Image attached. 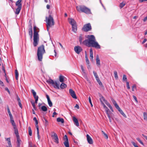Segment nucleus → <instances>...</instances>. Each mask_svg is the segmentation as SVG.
Returning <instances> with one entry per match:
<instances>
[{"mask_svg":"<svg viewBox=\"0 0 147 147\" xmlns=\"http://www.w3.org/2000/svg\"><path fill=\"white\" fill-rule=\"evenodd\" d=\"M87 39L82 42V44L88 47H92L96 49H100V46L96 41V38L93 35H88Z\"/></svg>","mask_w":147,"mask_h":147,"instance_id":"1","label":"nucleus"},{"mask_svg":"<svg viewBox=\"0 0 147 147\" xmlns=\"http://www.w3.org/2000/svg\"><path fill=\"white\" fill-rule=\"evenodd\" d=\"M39 31V29L36 26L34 27L33 33V45L34 47L36 46L38 44L39 41V36L38 32Z\"/></svg>","mask_w":147,"mask_h":147,"instance_id":"2","label":"nucleus"},{"mask_svg":"<svg viewBox=\"0 0 147 147\" xmlns=\"http://www.w3.org/2000/svg\"><path fill=\"white\" fill-rule=\"evenodd\" d=\"M45 53V46L43 45H42L39 46L37 51V56L39 61H42L43 55Z\"/></svg>","mask_w":147,"mask_h":147,"instance_id":"3","label":"nucleus"},{"mask_svg":"<svg viewBox=\"0 0 147 147\" xmlns=\"http://www.w3.org/2000/svg\"><path fill=\"white\" fill-rule=\"evenodd\" d=\"M46 22L47 23V27L48 31L50 28L52 27L55 24V22L53 17L49 15L48 17L46 18Z\"/></svg>","mask_w":147,"mask_h":147,"instance_id":"4","label":"nucleus"},{"mask_svg":"<svg viewBox=\"0 0 147 147\" xmlns=\"http://www.w3.org/2000/svg\"><path fill=\"white\" fill-rule=\"evenodd\" d=\"M77 10L79 12H82L86 14L91 13L90 9L84 5H78L76 7Z\"/></svg>","mask_w":147,"mask_h":147,"instance_id":"5","label":"nucleus"},{"mask_svg":"<svg viewBox=\"0 0 147 147\" xmlns=\"http://www.w3.org/2000/svg\"><path fill=\"white\" fill-rule=\"evenodd\" d=\"M22 0H18L16 3V5L17 6L16 9L15 13L16 15H18L21 9L22 8V3H21Z\"/></svg>","mask_w":147,"mask_h":147,"instance_id":"6","label":"nucleus"},{"mask_svg":"<svg viewBox=\"0 0 147 147\" xmlns=\"http://www.w3.org/2000/svg\"><path fill=\"white\" fill-rule=\"evenodd\" d=\"M69 22L70 24L72 26V30L76 33L77 30V27L76 21L73 19L69 18Z\"/></svg>","mask_w":147,"mask_h":147,"instance_id":"7","label":"nucleus"},{"mask_svg":"<svg viewBox=\"0 0 147 147\" xmlns=\"http://www.w3.org/2000/svg\"><path fill=\"white\" fill-rule=\"evenodd\" d=\"M47 83L49 84H51L56 89H59V84L56 81L54 82L51 79H49L46 81Z\"/></svg>","mask_w":147,"mask_h":147,"instance_id":"8","label":"nucleus"},{"mask_svg":"<svg viewBox=\"0 0 147 147\" xmlns=\"http://www.w3.org/2000/svg\"><path fill=\"white\" fill-rule=\"evenodd\" d=\"M91 29V26L90 23L84 25L82 28V30L85 32L90 31Z\"/></svg>","mask_w":147,"mask_h":147,"instance_id":"9","label":"nucleus"},{"mask_svg":"<svg viewBox=\"0 0 147 147\" xmlns=\"http://www.w3.org/2000/svg\"><path fill=\"white\" fill-rule=\"evenodd\" d=\"M82 48L79 46H76L74 47V51L78 54H79L82 51Z\"/></svg>","mask_w":147,"mask_h":147,"instance_id":"10","label":"nucleus"},{"mask_svg":"<svg viewBox=\"0 0 147 147\" xmlns=\"http://www.w3.org/2000/svg\"><path fill=\"white\" fill-rule=\"evenodd\" d=\"M69 93L71 96L74 98L76 99L77 97L75 94V92L72 89L69 90Z\"/></svg>","mask_w":147,"mask_h":147,"instance_id":"11","label":"nucleus"},{"mask_svg":"<svg viewBox=\"0 0 147 147\" xmlns=\"http://www.w3.org/2000/svg\"><path fill=\"white\" fill-rule=\"evenodd\" d=\"M52 137L54 140V142H56L57 144L59 143V139L57 135L55 133H54V134L52 135Z\"/></svg>","mask_w":147,"mask_h":147,"instance_id":"12","label":"nucleus"},{"mask_svg":"<svg viewBox=\"0 0 147 147\" xmlns=\"http://www.w3.org/2000/svg\"><path fill=\"white\" fill-rule=\"evenodd\" d=\"M86 137L88 143L90 144H92L93 143L92 140L88 134H87Z\"/></svg>","mask_w":147,"mask_h":147,"instance_id":"13","label":"nucleus"},{"mask_svg":"<svg viewBox=\"0 0 147 147\" xmlns=\"http://www.w3.org/2000/svg\"><path fill=\"white\" fill-rule=\"evenodd\" d=\"M73 121L74 123V124L77 126H79V123L78 120L74 116L73 117Z\"/></svg>","mask_w":147,"mask_h":147,"instance_id":"14","label":"nucleus"},{"mask_svg":"<svg viewBox=\"0 0 147 147\" xmlns=\"http://www.w3.org/2000/svg\"><path fill=\"white\" fill-rule=\"evenodd\" d=\"M96 64L99 67L100 66V60L98 55H97L96 57Z\"/></svg>","mask_w":147,"mask_h":147,"instance_id":"15","label":"nucleus"},{"mask_svg":"<svg viewBox=\"0 0 147 147\" xmlns=\"http://www.w3.org/2000/svg\"><path fill=\"white\" fill-rule=\"evenodd\" d=\"M10 122L11 123L12 125L13 126V128H15V127H16V125L15 123L14 122L13 117H10Z\"/></svg>","mask_w":147,"mask_h":147,"instance_id":"16","label":"nucleus"},{"mask_svg":"<svg viewBox=\"0 0 147 147\" xmlns=\"http://www.w3.org/2000/svg\"><path fill=\"white\" fill-rule=\"evenodd\" d=\"M5 139L7 141V143L8 145V146H7V147H12L10 141V138H5Z\"/></svg>","mask_w":147,"mask_h":147,"instance_id":"17","label":"nucleus"},{"mask_svg":"<svg viewBox=\"0 0 147 147\" xmlns=\"http://www.w3.org/2000/svg\"><path fill=\"white\" fill-rule=\"evenodd\" d=\"M29 34L30 36V38H32V30L31 24H30V28L29 29Z\"/></svg>","mask_w":147,"mask_h":147,"instance_id":"18","label":"nucleus"},{"mask_svg":"<svg viewBox=\"0 0 147 147\" xmlns=\"http://www.w3.org/2000/svg\"><path fill=\"white\" fill-rule=\"evenodd\" d=\"M42 120L43 122L45 123V126H48L49 125V122L45 118L43 117L42 119Z\"/></svg>","mask_w":147,"mask_h":147,"instance_id":"19","label":"nucleus"},{"mask_svg":"<svg viewBox=\"0 0 147 147\" xmlns=\"http://www.w3.org/2000/svg\"><path fill=\"white\" fill-rule=\"evenodd\" d=\"M111 100L113 104L116 107V108L118 107H119V105H118V104H117L115 100L113 98H111Z\"/></svg>","mask_w":147,"mask_h":147,"instance_id":"20","label":"nucleus"},{"mask_svg":"<svg viewBox=\"0 0 147 147\" xmlns=\"http://www.w3.org/2000/svg\"><path fill=\"white\" fill-rule=\"evenodd\" d=\"M118 111H119L120 113L123 115V116L125 117V115L123 111L121 110V108L119 107H118L117 108H116Z\"/></svg>","mask_w":147,"mask_h":147,"instance_id":"21","label":"nucleus"},{"mask_svg":"<svg viewBox=\"0 0 147 147\" xmlns=\"http://www.w3.org/2000/svg\"><path fill=\"white\" fill-rule=\"evenodd\" d=\"M13 129L14 130V133L16 135V137L19 136L18 130L17 128V127H15V128H13Z\"/></svg>","mask_w":147,"mask_h":147,"instance_id":"22","label":"nucleus"},{"mask_svg":"<svg viewBox=\"0 0 147 147\" xmlns=\"http://www.w3.org/2000/svg\"><path fill=\"white\" fill-rule=\"evenodd\" d=\"M17 98L18 102L20 108H22V105L21 103V101L19 97L18 96L17 97Z\"/></svg>","mask_w":147,"mask_h":147,"instance_id":"23","label":"nucleus"},{"mask_svg":"<svg viewBox=\"0 0 147 147\" xmlns=\"http://www.w3.org/2000/svg\"><path fill=\"white\" fill-rule=\"evenodd\" d=\"M33 120L35 122V126L36 128H38V121L37 120L36 118V117H34L33 118Z\"/></svg>","mask_w":147,"mask_h":147,"instance_id":"24","label":"nucleus"},{"mask_svg":"<svg viewBox=\"0 0 147 147\" xmlns=\"http://www.w3.org/2000/svg\"><path fill=\"white\" fill-rule=\"evenodd\" d=\"M90 56L91 57V59L92 60L93 59V53L92 49H90Z\"/></svg>","mask_w":147,"mask_h":147,"instance_id":"25","label":"nucleus"},{"mask_svg":"<svg viewBox=\"0 0 147 147\" xmlns=\"http://www.w3.org/2000/svg\"><path fill=\"white\" fill-rule=\"evenodd\" d=\"M57 121L58 122H61L62 123L64 122V120L63 119L60 118H58L57 119Z\"/></svg>","mask_w":147,"mask_h":147,"instance_id":"26","label":"nucleus"},{"mask_svg":"<svg viewBox=\"0 0 147 147\" xmlns=\"http://www.w3.org/2000/svg\"><path fill=\"white\" fill-rule=\"evenodd\" d=\"M83 39L84 37H83V35L82 34H80L79 37V41L81 43H82V40Z\"/></svg>","mask_w":147,"mask_h":147,"instance_id":"27","label":"nucleus"},{"mask_svg":"<svg viewBox=\"0 0 147 147\" xmlns=\"http://www.w3.org/2000/svg\"><path fill=\"white\" fill-rule=\"evenodd\" d=\"M64 77L63 76H60L59 77V81L61 82H63L64 81Z\"/></svg>","mask_w":147,"mask_h":147,"instance_id":"28","label":"nucleus"},{"mask_svg":"<svg viewBox=\"0 0 147 147\" xmlns=\"http://www.w3.org/2000/svg\"><path fill=\"white\" fill-rule=\"evenodd\" d=\"M67 87V85L64 83H62L60 85V88L61 89H63Z\"/></svg>","mask_w":147,"mask_h":147,"instance_id":"29","label":"nucleus"},{"mask_svg":"<svg viewBox=\"0 0 147 147\" xmlns=\"http://www.w3.org/2000/svg\"><path fill=\"white\" fill-rule=\"evenodd\" d=\"M15 76L16 80H18V70L17 69L15 70Z\"/></svg>","mask_w":147,"mask_h":147,"instance_id":"30","label":"nucleus"},{"mask_svg":"<svg viewBox=\"0 0 147 147\" xmlns=\"http://www.w3.org/2000/svg\"><path fill=\"white\" fill-rule=\"evenodd\" d=\"M41 109L44 111H46L47 110V108L45 106H42L41 107Z\"/></svg>","mask_w":147,"mask_h":147,"instance_id":"31","label":"nucleus"},{"mask_svg":"<svg viewBox=\"0 0 147 147\" xmlns=\"http://www.w3.org/2000/svg\"><path fill=\"white\" fill-rule=\"evenodd\" d=\"M63 144H64L65 146V147H69L68 141H65L63 142Z\"/></svg>","mask_w":147,"mask_h":147,"instance_id":"32","label":"nucleus"},{"mask_svg":"<svg viewBox=\"0 0 147 147\" xmlns=\"http://www.w3.org/2000/svg\"><path fill=\"white\" fill-rule=\"evenodd\" d=\"M29 134L30 136L32 135V131L31 127H29L28 128Z\"/></svg>","mask_w":147,"mask_h":147,"instance_id":"33","label":"nucleus"},{"mask_svg":"<svg viewBox=\"0 0 147 147\" xmlns=\"http://www.w3.org/2000/svg\"><path fill=\"white\" fill-rule=\"evenodd\" d=\"M114 73L115 79H117L118 78V76L117 72L116 71H114Z\"/></svg>","mask_w":147,"mask_h":147,"instance_id":"34","label":"nucleus"},{"mask_svg":"<svg viewBox=\"0 0 147 147\" xmlns=\"http://www.w3.org/2000/svg\"><path fill=\"white\" fill-rule=\"evenodd\" d=\"M143 115L144 119L145 120H147V114L146 113H144Z\"/></svg>","mask_w":147,"mask_h":147,"instance_id":"35","label":"nucleus"},{"mask_svg":"<svg viewBox=\"0 0 147 147\" xmlns=\"http://www.w3.org/2000/svg\"><path fill=\"white\" fill-rule=\"evenodd\" d=\"M48 101V103L49 104V106L50 107H51L53 106V104L51 101L50 100H49Z\"/></svg>","mask_w":147,"mask_h":147,"instance_id":"36","label":"nucleus"},{"mask_svg":"<svg viewBox=\"0 0 147 147\" xmlns=\"http://www.w3.org/2000/svg\"><path fill=\"white\" fill-rule=\"evenodd\" d=\"M81 69L82 71V72L83 73V74H84L85 75L86 74V72L85 71L84 69V68L83 67V66L82 65H81Z\"/></svg>","mask_w":147,"mask_h":147,"instance_id":"37","label":"nucleus"},{"mask_svg":"<svg viewBox=\"0 0 147 147\" xmlns=\"http://www.w3.org/2000/svg\"><path fill=\"white\" fill-rule=\"evenodd\" d=\"M36 129L37 131V137H38V140L40 139V137L39 135V128H37Z\"/></svg>","mask_w":147,"mask_h":147,"instance_id":"38","label":"nucleus"},{"mask_svg":"<svg viewBox=\"0 0 147 147\" xmlns=\"http://www.w3.org/2000/svg\"><path fill=\"white\" fill-rule=\"evenodd\" d=\"M123 80L124 81H127V80L126 76L125 75H123Z\"/></svg>","mask_w":147,"mask_h":147,"instance_id":"39","label":"nucleus"},{"mask_svg":"<svg viewBox=\"0 0 147 147\" xmlns=\"http://www.w3.org/2000/svg\"><path fill=\"white\" fill-rule=\"evenodd\" d=\"M125 3H124L123 2H122L120 4L119 7L121 8L125 5Z\"/></svg>","mask_w":147,"mask_h":147,"instance_id":"40","label":"nucleus"},{"mask_svg":"<svg viewBox=\"0 0 147 147\" xmlns=\"http://www.w3.org/2000/svg\"><path fill=\"white\" fill-rule=\"evenodd\" d=\"M85 58L86 63H87V64H89V61L87 55H86Z\"/></svg>","mask_w":147,"mask_h":147,"instance_id":"41","label":"nucleus"},{"mask_svg":"<svg viewBox=\"0 0 147 147\" xmlns=\"http://www.w3.org/2000/svg\"><path fill=\"white\" fill-rule=\"evenodd\" d=\"M16 138L17 139V142L20 143L21 141V140L20 139V136H18V137H16Z\"/></svg>","mask_w":147,"mask_h":147,"instance_id":"42","label":"nucleus"},{"mask_svg":"<svg viewBox=\"0 0 147 147\" xmlns=\"http://www.w3.org/2000/svg\"><path fill=\"white\" fill-rule=\"evenodd\" d=\"M137 140L142 144V145H144V144L143 142L139 138H138L137 139Z\"/></svg>","mask_w":147,"mask_h":147,"instance_id":"43","label":"nucleus"},{"mask_svg":"<svg viewBox=\"0 0 147 147\" xmlns=\"http://www.w3.org/2000/svg\"><path fill=\"white\" fill-rule=\"evenodd\" d=\"M88 99H89V102H90V104L91 105V106L92 107H93V105H92V101H91V98H90V96H89V97Z\"/></svg>","mask_w":147,"mask_h":147,"instance_id":"44","label":"nucleus"},{"mask_svg":"<svg viewBox=\"0 0 147 147\" xmlns=\"http://www.w3.org/2000/svg\"><path fill=\"white\" fill-rule=\"evenodd\" d=\"M31 92L32 93L33 95L34 96H35V95H36V93L35 91H34V90H31Z\"/></svg>","mask_w":147,"mask_h":147,"instance_id":"45","label":"nucleus"},{"mask_svg":"<svg viewBox=\"0 0 147 147\" xmlns=\"http://www.w3.org/2000/svg\"><path fill=\"white\" fill-rule=\"evenodd\" d=\"M31 104H32V105L33 107H34V109L36 110V108L35 107V103L34 102H31Z\"/></svg>","mask_w":147,"mask_h":147,"instance_id":"46","label":"nucleus"},{"mask_svg":"<svg viewBox=\"0 0 147 147\" xmlns=\"http://www.w3.org/2000/svg\"><path fill=\"white\" fill-rule=\"evenodd\" d=\"M105 100V99L103 96H101V98H100V100L101 103H102V101H104Z\"/></svg>","mask_w":147,"mask_h":147,"instance_id":"47","label":"nucleus"},{"mask_svg":"<svg viewBox=\"0 0 147 147\" xmlns=\"http://www.w3.org/2000/svg\"><path fill=\"white\" fill-rule=\"evenodd\" d=\"M64 140H65V141H68V138L67 136L66 135H65L64 137Z\"/></svg>","mask_w":147,"mask_h":147,"instance_id":"48","label":"nucleus"},{"mask_svg":"<svg viewBox=\"0 0 147 147\" xmlns=\"http://www.w3.org/2000/svg\"><path fill=\"white\" fill-rule=\"evenodd\" d=\"M93 73L94 74V75L95 77V78L97 77L98 76V75L97 74L96 72L95 71H93Z\"/></svg>","mask_w":147,"mask_h":147,"instance_id":"49","label":"nucleus"},{"mask_svg":"<svg viewBox=\"0 0 147 147\" xmlns=\"http://www.w3.org/2000/svg\"><path fill=\"white\" fill-rule=\"evenodd\" d=\"M126 84L127 89H130V87L129 85V82H126Z\"/></svg>","mask_w":147,"mask_h":147,"instance_id":"50","label":"nucleus"},{"mask_svg":"<svg viewBox=\"0 0 147 147\" xmlns=\"http://www.w3.org/2000/svg\"><path fill=\"white\" fill-rule=\"evenodd\" d=\"M131 143L135 147H139L134 142H131Z\"/></svg>","mask_w":147,"mask_h":147,"instance_id":"51","label":"nucleus"},{"mask_svg":"<svg viewBox=\"0 0 147 147\" xmlns=\"http://www.w3.org/2000/svg\"><path fill=\"white\" fill-rule=\"evenodd\" d=\"M136 88V86L135 85H134L132 87V90L133 91H134V89Z\"/></svg>","mask_w":147,"mask_h":147,"instance_id":"52","label":"nucleus"},{"mask_svg":"<svg viewBox=\"0 0 147 147\" xmlns=\"http://www.w3.org/2000/svg\"><path fill=\"white\" fill-rule=\"evenodd\" d=\"M5 90H6V91H7L8 92V93L9 94H10V92L7 88V87L5 88Z\"/></svg>","mask_w":147,"mask_h":147,"instance_id":"53","label":"nucleus"},{"mask_svg":"<svg viewBox=\"0 0 147 147\" xmlns=\"http://www.w3.org/2000/svg\"><path fill=\"white\" fill-rule=\"evenodd\" d=\"M8 113L9 114V116L10 117V118L13 117L12 115V114H11V113L10 111H8Z\"/></svg>","mask_w":147,"mask_h":147,"instance_id":"54","label":"nucleus"},{"mask_svg":"<svg viewBox=\"0 0 147 147\" xmlns=\"http://www.w3.org/2000/svg\"><path fill=\"white\" fill-rule=\"evenodd\" d=\"M133 97L134 98V99L135 100V101H136V102H138V101L137 98L136 97V96H135L134 95H133Z\"/></svg>","mask_w":147,"mask_h":147,"instance_id":"55","label":"nucleus"},{"mask_svg":"<svg viewBox=\"0 0 147 147\" xmlns=\"http://www.w3.org/2000/svg\"><path fill=\"white\" fill-rule=\"evenodd\" d=\"M99 84L100 86H102V83L100 81V80L99 81H98L97 82Z\"/></svg>","mask_w":147,"mask_h":147,"instance_id":"56","label":"nucleus"},{"mask_svg":"<svg viewBox=\"0 0 147 147\" xmlns=\"http://www.w3.org/2000/svg\"><path fill=\"white\" fill-rule=\"evenodd\" d=\"M101 104H102V105H103V107H104V109L107 107L105 105V104H104V103L103 102H102V101Z\"/></svg>","mask_w":147,"mask_h":147,"instance_id":"57","label":"nucleus"},{"mask_svg":"<svg viewBox=\"0 0 147 147\" xmlns=\"http://www.w3.org/2000/svg\"><path fill=\"white\" fill-rule=\"evenodd\" d=\"M106 112L107 113V115L108 116V115H110V111L109 110V111H106Z\"/></svg>","mask_w":147,"mask_h":147,"instance_id":"58","label":"nucleus"},{"mask_svg":"<svg viewBox=\"0 0 147 147\" xmlns=\"http://www.w3.org/2000/svg\"><path fill=\"white\" fill-rule=\"evenodd\" d=\"M108 117L109 118L110 122H111L112 120L110 115H108Z\"/></svg>","mask_w":147,"mask_h":147,"instance_id":"59","label":"nucleus"},{"mask_svg":"<svg viewBox=\"0 0 147 147\" xmlns=\"http://www.w3.org/2000/svg\"><path fill=\"white\" fill-rule=\"evenodd\" d=\"M57 114L55 112H54L53 114L52 117H54L55 115H57Z\"/></svg>","mask_w":147,"mask_h":147,"instance_id":"60","label":"nucleus"},{"mask_svg":"<svg viewBox=\"0 0 147 147\" xmlns=\"http://www.w3.org/2000/svg\"><path fill=\"white\" fill-rule=\"evenodd\" d=\"M29 145L30 147H33L32 146V143L31 142H29Z\"/></svg>","mask_w":147,"mask_h":147,"instance_id":"61","label":"nucleus"},{"mask_svg":"<svg viewBox=\"0 0 147 147\" xmlns=\"http://www.w3.org/2000/svg\"><path fill=\"white\" fill-rule=\"evenodd\" d=\"M104 136H105V138L106 139H107L108 138V136L107 135V134L105 133L104 134Z\"/></svg>","mask_w":147,"mask_h":147,"instance_id":"62","label":"nucleus"},{"mask_svg":"<svg viewBox=\"0 0 147 147\" xmlns=\"http://www.w3.org/2000/svg\"><path fill=\"white\" fill-rule=\"evenodd\" d=\"M147 41V39L146 38L144 39V40L142 42V44H143L145 43Z\"/></svg>","mask_w":147,"mask_h":147,"instance_id":"63","label":"nucleus"},{"mask_svg":"<svg viewBox=\"0 0 147 147\" xmlns=\"http://www.w3.org/2000/svg\"><path fill=\"white\" fill-rule=\"evenodd\" d=\"M147 20V16L144 18L143 20L144 22H145Z\"/></svg>","mask_w":147,"mask_h":147,"instance_id":"64","label":"nucleus"}]
</instances>
